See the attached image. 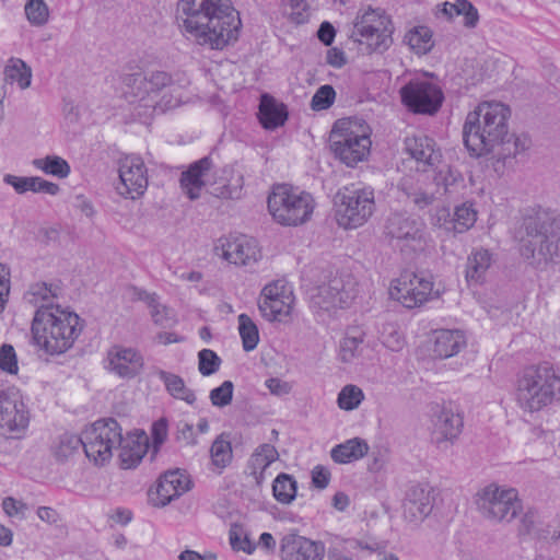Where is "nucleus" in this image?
Masks as SVG:
<instances>
[{"label":"nucleus","instance_id":"nucleus-1","mask_svg":"<svg viewBox=\"0 0 560 560\" xmlns=\"http://www.w3.org/2000/svg\"><path fill=\"white\" fill-rule=\"evenodd\" d=\"M176 10L182 33L200 46L222 50L237 38L241 19L230 0H178Z\"/></svg>","mask_w":560,"mask_h":560},{"label":"nucleus","instance_id":"nucleus-2","mask_svg":"<svg viewBox=\"0 0 560 560\" xmlns=\"http://www.w3.org/2000/svg\"><path fill=\"white\" fill-rule=\"evenodd\" d=\"M511 109L497 101H485L466 116L463 139L468 151L476 156L494 152L509 137Z\"/></svg>","mask_w":560,"mask_h":560},{"label":"nucleus","instance_id":"nucleus-3","mask_svg":"<svg viewBox=\"0 0 560 560\" xmlns=\"http://www.w3.org/2000/svg\"><path fill=\"white\" fill-rule=\"evenodd\" d=\"M35 345L50 355L71 349L83 330L77 313L60 305H44L36 310L32 322Z\"/></svg>","mask_w":560,"mask_h":560},{"label":"nucleus","instance_id":"nucleus-4","mask_svg":"<svg viewBox=\"0 0 560 560\" xmlns=\"http://www.w3.org/2000/svg\"><path fill=\"white\" fill-rule=\"evenodd\" d=\"M128 70L121 77L122 95L129 104L136 105L140 109V116L156 109L164 112L179 105L180 95L174 100H166V94L161 96L165 90L171 94L178 90L171 74L165 71H153L149 75H144L140 69L132 71L133 68L128 67Z\"/></svg>","mask_w":560,"mask_h":560},{"label":"nucleus","instance_id":"nucleus-5","mask_svg":"<svg viewBox=\"0 0 560 560\" xmlns=\"http://www.w3.org/2000/svg\"><path fill=\"white\" fill-rule=\"evenodd\" d=\"M517 406L528 413L560 401V372L548 363L530 365L517 376L514 389Z\"/></svg>","mask_w":560,"mask_h":560},{"label":"nucleus","instance_id":"nucleus-6","mask_svg":"<svg viewBox=\"0 0 560 560\" xmlns=\"http://www.w3.org/2000/svg\"><path fill=\"white\" fill-rule=\"evenodd\" d=\"M316 207L313 196L299 188L281 184L268 197V210L273 220L284 226H298L311 220Z\"/></svg>","mask_w":560,"mask_h":560},{"label":"nucleus","instance_id":"nucleus-7","mask_svg":"<svg viewBox=\"0 0 560 560\" xmlns=\"http://www.w3.org/2000/svg\"><path fill=\"white\" fill-rule=\"evenodd\" d=\"M370 127L359 119L337 120L330 132V147L335 155L347 166L365 160L372 141Z\"/></svg>","mask_w":560,"mask_h":560},{"label":"nucleus","instance_id":"nucleus-8","mask_svg":"<svg viewBox=\"0 0 560 560\" xmlns=\"http://www.w3.org/2000/svg\"><path fill=\"white\" fill-rule=\"evenodd\" d=\"M335 215L339 226L357 229L362 226L375 209L372 187H345L335 197Z\"/></svg>","mask_w":560,"mask_h":560},{"label":"nucleus","instance_id":"nucleus-9","mask_svg":"<svg viewBox=\"0 0 560 560\" xmlns=\"http://www.w3.org/2000/svg\"><path fill=\"white\" fill-rule=\"evenodd\" d=\"M479 513L494 523H510L522 512V501L514 488L490 483L475 497Z\"/></svg>","mask_w":560,"mask_h":560},{"label":"nucleus","instance_id":"nucleus-10","mask_svg":"<svg viewBox=\"0 0 560 560\" xmlns=\"http://www.w3.org/2000/svg\"><path fill=\"white\" fill-rule=\"evenodd\" d=\"M524 228L528 236L540 237L539 254L546 260H560V213L534 208L525 217Z\"/></svg>","mask_w":560,"mask_h":560},{"label":"nucleus","instance_id":"nucleus-11","mask_svg":"<svg viewBox=\"0 0 560 560\" xmlns=\"http://www.w3.org/2000/svg\"><path fill=\"white\" fill-rule=\"evenodd\" d=\"M82 442L86 457L95 465L103 466L121 443V428L112 418L97 420L82 432Z\"/></svg>","mask_w":560,"mask_h":560},{"label":"nucleus","instance_id":"nucleus-12","mask_svg":"<svg viewBox=\"0 0 560 560\" xmlns=\"http://www.w3.org/2000/svg\"><path fill=\"white\" fill-rule=\"evenodd\" d=\"M351 37L371 51H384L392 44L390 19L381 9L369 8L358 13Z\"/></svg>","mask_w":560,"mask_h":560},{"label":"nucleus","instance_id":"nucleus-13","mask_svg":"<svg viewBox=\"0 0 560 560\" xmlns=\"http://www.w3.org/2000/svg\"><path fill=\"white\" fill-rule=\"evenodd\" d=\"M390 299L407 308H415L439 298V291L430 276L413 272L401 273L390 282L388 290Z\"/></svg>","mask_w":560,"mask_h":560},{"label":"nucleus","instance_id":"nucleus-14","mask_svg":"<svg viewBox=\"0 0 560 560\" xmlns=\"http://www.w3.org/2000/svg\"><path fill=\"white\" fill-rule=\"evenodd\" d=\"M293 289L283 280L272 281L261 290L258 308L268 322L289 323L294 311Z\"/></svg>","mask_w":560,"mask_h":560},{"label":"nucleus","instance_id":"nucleus-15","mask_svg":"<svg viewBox=\"0 0 560 560\" xmlns=\"http://www.w3.org/2000/svg\"><path fill=\"white\" fill-rule=\"evenodd\" d=\"M402 104L415 114L433 115L443 103V92L428 80H411L400 89Z\"/></svg>","mask_w":560,"mask_h":560},{"label":"nucleus","instance_id":"nucleus-16","mask_svg":"<svg viewBox=\"0 0 560 560\" xmlns=\"http://www.w3.org/2000/svg\"><path fill=\"white\" fill-rule=\"evenodd\" d=\"M30 412L18 393L0 390V435L22 439L27 431Z\"/></svg>","mask_w":560,"mask_h":560},{"label":"nucleus","instance_id":"nucleus-17","mask_svg":"<svg viewBox=\"0 0 560 560\" xmlns=\"http://www.w3.org/2000/svg\"><path fill=\"white\" fill-rule=\"evenodd\" d=\"M355 292L354 279L350 275H340L318 285L312 300L318 307L329 311L349 305Z\"/></svg>","mask_w":560,"mask_h":560},{"label":"nucleus","instance_id":"nucleus-18","mask_svg":"<svg viewBox=\"0 0 560 560\" xmlns=\"http://www.w3.org/2000/svg\"><path fill=\"white\" fill-rule=\"evenodd\" d=\"M214 254L219 258L236 266H250L260 258L257 242L242 234L219 238L214 246Z\"/></svg>","mask_w":560,"mask_h":560},{"label":"nucleus","instance_id":"nucleus-19","mask_svg":"<svg viewBox=\"0 0 560 560\" xmlns=\"http://www.w3.org/2000/svg\"><path fill=\"white\" fill-rule=\"evenodd\" d=\"M119 178V195L130 199L142 196L148 188V171L143 160L137 155L124 158L120 161Z\"/></svg>","mask_w":560,"mask_h":560},{"label":"nucleus","instance_id":"nucleus-20","mask_svg":"<svg viewBox=\"0 0 560 560\" xmlns=\"http://www.w3.org/2000/svg\"><path fill=\"white\" fill-rule=\"evenodd\" d=\"M434 490L427 483L410 486L402 501V517L410 524H419L432 512Z\"/></svg>","mask_w":560,"mask_h":560},{"label":"nucleus","instance_id":"nucleus-21","mask_svg":"<svg viewBox=\"0 0 560 560\" xmlns=\"http://www.w3.org/2000/svg\"><path fill=\"white\" fill-rule=\"evenodd\" d=\"M324 555L325 547L322 542L295 533L284 535L280 542L282 560H323Z\"/></svg>","mask_w":560,"mask_h":560},{"label":"nucleus","instance_id":"nucleus-22","mask_svg":"<svg viewBox=\"0 0 560 560\" xmlns=\"http://www.w3.org/2000/svg\"><path fill=\"white\" fill-rule=\"evenodd\" d=\"M433 439L439 446L453 444L460 435L464 422L462 416L451 406H438L433 416Z\"/></svg>","mask_w":560,"mask_h":560},{"label":"nucleus","instance_id":"nucleus-23","mask_svg":"<svg viewBox=\"0 0 560 560\" xmlns=\"http://www.w3.org/2000/svg\"><path fill=\"white\" fill-rule=\"evenodd\" d=\"M142 365V355L133 348L114 346L107 351L105 368L120 377L135 376Z\"/></svg>","mask_w":560,"mask_h":560},{"label":"nucleus","instance_id":"nucleus-24","mask_svg":"<svg viewBox=\"0 0 560 560\" xmlns=\"http://www.w3.org/2000/svg\"><path fill=\"white\" fill-rule=\"evenodd\" d=\"M211 166V160L209 158H202L190 164L188 170L182 173L179 180L180 188L190 200L200 198Z\"/></svg>","mask_w":560,"mask_h":560},{"label":"nucleus","instance_id":"nucleus-25","mask_svg":"<svg viewBox=\"0 0 560 560\" xmlns=\"http://www.w3.org/2000/svg\"><path fill=\"white\" fill-rule=\"evenodd\" d=\"M432 352L436 358L447 359L466 347L467 340L459 329H438L432 332Z\"/></svg>","mask_w":560,"mask_h":560},{"label":"nucleus","instance_id":"nucleus-26","mask_svg":"<svg viewBox=\"0 0 560 560\" xmlns=\"http://www.w3.org/2000/svg\"><path fill=\"white\" fill-rule=\"evenodd\" d=\"M405 151L422 166H433L441 158L433 139L424 135L407 137L405 139Z\"/></svg>","mask_w":560,"mask_h":560},{"label":"nucleus","instance_id":"nucleus-27","mask_svg":"<svg viewBox=\"0 0 560 560\" xmlns=\"http://www.w3.org/2000/svg\"><path fill=\"white\" fill-rule=\"evenodd\" d=\"M190 481L188 477L179 470H173L164 474L158 483L156 505H166L175 498H178L189 490Z\"/></svg>","mask_w":560,"mask_h":560},{"label":"nucleus","instance_id":"nucleus-28","mask_svg":"<svg viewBox=\"0 0 560 560\" xmlns=\"http://www.w3.org/2000/svg\"><path fill=\"white\" fill-rule=\"evenodd\" d=\"M148 436L144 433L128 434L126 438L121 436L119 452L120 466L124 469L136 467L148 452Z\"/></svg>","mask_w":560,"mask_h":560},{"label":"nucleus","instance_id":"nucleus-29","mask_svg":"<svg viewBox=\"0 0 560 560\" xmlns=\"http://www.w3.org/2000/svg\"><path fill=\"white\" fill-rule=\"evenodd\" d=\"M3 182L10 185L16 194L32 192H44L50 196H56L60 191L59 185L48 182L38 176H15L12 174H5Z\"/></svg>","mask_w":560,"mask_h":560},{"label":"nucleus","instance_id":"nucleus-30","mask_svg":"<svg viewBox=\"0 0 560 560\" xmlns=\"http://www.w3.org/2000/svg\"><path fill=\"white\" fill-rule=\"evenodd\" d=\"M435 16H444L451 21L456 16H464V25L468 28L477 26L479 13L476 7L468 0H456L455 2L445 1L435 7Z\"/></svg>","mask_w":560,"mask_h":560},{"label":"nucleus","instance_id":"nucleus-31","mask_svg":"<svg viewBox=\"0 0 560 560\" xmlns=\"http://www.w3.org/2000/svg\"><path fill=\"white\" fill-rule=\"evenodd\" d=\"M386 230L394 238L417 241L421 238L422 224L405 213H394L387 220Z\"/></svg>","mask_w":560,"mask_h":560},{"label":"nucleus","instance_id":"nucleus-32","mask_svg":"<svg viewBox=\"0 0 560 560\" xmlns=\"http://www.w3.org/2000/svg\"><path fill=\"white\" fill-rule=\"evenodd\" d=\"M288 118L287 108L268 94L261 95L259 104V120L264 128L273 130L282 126Z\"/></svg>","mask_w":560,"mask_h":560},{"label":"nucleus","instance_id":"nucleus-33","mask_svg":"<svg viewBox=\"0 0 560 560\" xmlns=\"http://www.w3.org/2000/svg\"><path fill=\"white\" fill-rule=\"evenodd\" d=\"M278 459L279 453L271 444L264 443L255 448L248 460V467L258 485L265 480L267 468Z\"/></svg>","mask_w":560,"mask_h":560},{"label":"nucleus","instance_id":"nucleus-34","mask_svg":"<svg viewBox=\"0 0 560 560\" xmlns=\"http://www.w3.org/2000/svg\"><path fill=\"white\" fill-rule=\"evenodd\" d=\"M368 442L361 438H352L334 446L330 451L331 459L338 464H349L363 458L369 453Z\"/></svg>","mask_w":560,"mask_h":560},{"label":"nucleus","instance_id":"nucleus-35","mask_svg":"<svg viewBox=\"0 0 560 560\" xmlns=\"http://www.w3.org/2000/svg\"><path fill=\"white\" fill-rule=\"evenodd\" d=\"M365 334L360 328H350L340 340L338 358L343 363H352L361 358L364 351Z\"/></svg>","mask_w":560,"mask_h":560},{"label":"nucleus","instance_id":"nucleus-36","mask_svg":"<svg viewBox=\"0 0 560 560\" xmlns=\"http://www.w3.org/2000/svg\"><path fill=\"white\" fill-rule=\"evenodd\" d=\"M518 533L520 535L530 536L539 540L560 539V529L558 532L551 530L549 524L540 522L537 514L530 511L521 518Z\"/></svg>","mask_w":560,"mask_h":560},{"label":"nucleus","instance_id":"nucleus-37","mask_svg":"<svg viewBox=\"0 0 560 560\" xmlns=\"http://www.w3.org/2000/svg\"><path fill=\"white\" fill-rule=\"evenodd\" d=\"M492 265V254L485 248H477L467 258L466 279L468 282L481 283Z\"/></svg>","mask_w":560,"mask_h":560},{"label":"nucleus","instance_id":"nucleus-38","mask_svg":"<svg viewBox=\"0 0 560 560\" xmlns=\"http://www.w3.org/2000/svg\"><path fill=\"white\" fill-rule=\"evenodd\" d=\"M61 294V289L56 283L35 282L25 293V300L39 308L44 305H54L52 300Z\"/></svg>","mask_w":560,"mask_h":560},{"label":"nucleus","instance_id":"nucleus-39","mask_svg":"<svg viewBox=\"0 0 560 560\" xmlns=\"http://www.w3.org/2000/svg\"><path fill=\"white\" fill-rule=\"evenodd\" d=\"M156 375L164 383L165 388L171 396L176 399L184 400L189 405L195 404V393L185 385L184 380L179 375L164 370H158Z\"/></svg>","mask_w":560,"mask_h":560},{"label":"nucleus","instance_id":"nucleus-40","mask_svg":"<svg viewBox=\"0 0 560 560\" xmlns=\"http://www.w3.org/2000/svg\"><path fill=\"white\" fill-rule=\"evenodd\" d=\"M211 465L218 472L226 468L233 459V450L230 438L221 433L215 438L210 447Z\"/></svg>","mask_w":560,"mask_h":560},{"label":"nucleus","instance_id":"nucleus-41","mask_svg":"<svg viewBox=\"0 0 560 560\" xmlns=\"http://www.w3.org/2000/svg\"><path fill=\"white\" fill-rule=\"evenodd\" d=\"M432 36L428 26H415L406 33L404 40L415 54L425 55L434 45Z\"/></svg>","mask_w":560,"mask_h":560},{"label":"nucleus","instance_id":"nucleus-42","mask_svg":"<svg viewBox=\"0 0 560 560\" xmlns=\"http://www.w3.org/2000/svg\"><path fill=\"white\" fill-rule=\"evenodd\" d=\"M32 165L37 171L57 178H66L71 172L69 163L59 155H46L34 159Z\"/></svg>","mask_w":560,"mask_h":560},{"label":"nucleus","instance_id":"nucleus-43","mask_svg":"<svg viewBox=\"0 0 560 560\" xmlns=\"http://www.w3.org/2000/svg\"><path fill=\"white\" fill-rule=\"evenodd\" d=\"M298 482L289 474H279L272 482V494L281 504H291L296 498Z\"/></svg>","mask_w":560,"mask_h":560},{"label":"nucleus","instance_id":"nucleus-44","mask_svg":"<svg viewBox=\"0 0 560 560\" xmlns=\"http://www.w3.org/2000/svg\"><path fill=\"white\" fill-rule=\"evenodd\" d=\"M80 447H83L82 435L65 433L54 441L51 453L57 460L63 462L71 458Z\"/></svg>","mask_w":560,"mask_h":560},{"label":"nucleus","instance_id":"nucleus-45","mask_svg":"<svg viewBox=\"0 0 560 560\" xmlns=\"http://www.w3.org/2000/svg\"><path fill=\"white\" fill-rule=\"evenodd\" d=\"M399 187L419 209H423L434 201V195L427 191L419 180L415 182L412 178L406 177L400 182Z\"/></svg>","mask_w":560,"mask_h":560},{"label":"nucleus","instance_id":"nucleus-46","mask_svg":"<svg viewBox=\"0 0 560 560\" xmlns=\"http://www.w3.org/2000/svg\"><path fill=\"white\" fill-rule=\"evenodd\" d=\"M5 79L16 82L21 90H25L32 82L31 68L19 58H11L4 69Z\"/></svg>","mask_w":560,"mask_h":560},{"label":"nucleus","instance_id":"nucleus-47","mask_svg":"<svg viewBox=\"0 0 560 560\" xmlns=\"http://www.w3.org/2000/svg\"><path fill=\"white\" fill-rule=\"evenodd\" d=\"M477 221V211L471 203L464 202L457 206L453 214V232L464 233L471 229Z\"/></svg>","mask_w":560,"mask_h":560},{"label":"nucleus","instance_id":"nucleus-48","mask_svg":"<svg viewBox=\"0 0 560 560\" xmlns=\"http://www.w3.org/2000/svg\"><path fill=\"white\" fill-rule=\"evenodd\" d=\"M238 332L242 338L245 351L254 350L259 342V331L256 324L247 314H240L237 317Z\"/></svg>","mask_w":560,"mask_h":560},{"label":"nucleus","instance_id":"nucleus-49","mask_svg":"<svg viewBox=\"0 0 560 560\" xmlns=\"http://www.w3.org/2000/svg\"><path fill=\"white\" fill-rule=\"evenodd\" d=\"M24 11L33 26H44L49 21L50 11L45 0H26Z\"/></svg>","mask_w":560,"mask_h":560},{"label":"nucleus","instance_id":"nucleus-50","mask_svg":"<svg viewBox=\"0 0 560 560\" xmlns=\"http://www.w3.org/2000/svg\"><path fill=\"white\" fill-rule=\"evenodd\" d=\"M532 141L527 135H510L505 139V143L500 144L501 152L499 156L505 159L508 156H516L526 152L530 148Z\"/></svg>","mask_w":560,"mask_h":560},{"label":"nucleus","instance_id":"nucleus-51","mask_svg":"<svg viewBox=\"0 0 560 560\" xmlns=\"http://www.w3.org/2000/svg\"><path fill=\"white\" fill-rule=\"evenodd\" d=\"M364 398L362 389L355 385H346L338 394V406L342 410H353Z\"/></svg>","mask_w":560,"mask_h":560},{"label":"nucleus","instance_id":"nucleus-52","mask_svg":"<svg viewBox=\"0 0 560 560\" xmlns=\"http://www.w3.org/2000/svg\"><path fill=\"white\" fill-rule=\"evenodd\" d=\"M19 360L14 347L10 343H3L0 347V372L8 375H18Z\"/></svg>","mask_w":560,"mask_h":560},{"label":"nucleus","instance_id":"nucleus-53","mask_svg":"<svg viewBox=\"0 0 560 560\" xmlns=\"http://www.w3.org/2000/svg\"><path fill=\"white\" fill-rule=\"evenodd\" d=\"M381 341L390 351H400L405 347V338L399 329L393 324H386L383 326L381 332Z\"/></svg>","mask_w":560,"mask_h":560},{"label":"nucleus","instance_id":"nucleus-54","mask_svg":"<svg viewBox=\"0 0 560 560\" xmlns=\"http://www.w3.org/2000/svg\"><path fill=\"white\" fill-rule=\"evenodd\" d=\"M221 364V359L210 349H202L198 353V369L203 376L214 374Z\"/></svg>","mask_w":560,"mask_h":560},{"label":"nucleus","instance_id":"nucleus-55","mask_svg":"<svg viewBox=\"0 0 560 560\" xmlns=\"http://www.w3.org/2000/svg\"><path fill=\"white\" fill-rule=\"evenodd\" d=\"M234 385L231 381H224L219 387L210 390V401L214 407L223 408L231 404Z\"/></svg>","mask_w":560,"mask_h":560},{"label":"nucleus","instance_id":"nucleus-56","mask_svg":"<svg viewBox=\"0 0 560 560\" xmlns=\"http://www.w3.org/2000/svg\"><path fill=\"white\" fill-rule=\"evenodd\" d=\"M336 97V92L331 85H322L313 95L311 107L314 110H324L329 108Z\"/></svg>","mask_w":560,"mask_h":560},{"label":"nucleus","instance_id":"nucleus-57","mask_svg":"<svg viewBox=\"0 0 560 560\" xmlns=\"http://www.w3.org/2000/svg\"><path fill=\"white\" fill-rule=\"evenodd\" d=\"M230 544L236 551H244L248 555L253 553L256 546L250 541L248 535L241 528L230 532Z\"/></svg>","mask_w":560,"mask_h":560},{"label":"nucleus","instance_id":"nucleus-58","mask_svg":"<svg viewBox=\"0 0 560 560\" xmlns=\"http://www.w3.org/2000/svg\"><path fill=\"white\" fill-rule=\"evenodd\" d=\"M150 314L156 325L167 327L173 322L170 311L159 302V299L150 306Z\"/></svg>","mask_w":560,"mask_h":560},{"label":"nucleus","instance_id":"nucleus-59","mask_svg":"<svg viewBox=\"0 0 560 560\" xmlns=\"http://www.w3.org/2000/svg\"><path fill=\"white\" fill-rule=\"evenodd\" d=\"M2 509L10 517L19 516L20 518H24L27 505L12 497H7L2 502Z\"/></svg>","mask_w":560,"mask_h":560},{"label":"nucleus","instance_id":"nucleus-60","mask_svg":"<svg viewBox=\"0 0 560 560\" xmlns=\"http://www.w3.org/2000/svg\"><path fill=\"white\" fill-rule=\"evenodd\" d=\"M291 12L289 13L290 20L295 24H302L307 21L308 13L306 11L307 4L305 0H290Z\"/></svg>","mask_w":560,"mask_h":560},{"label":"nucleus","instance_id":"nucleus-61","mask_svg":"<svg viewBox=\"0 0 560 560\" xmlns=\"http://www.w3.org/2000/svg\"><path fill=\"white\" fill-rule=\"evenodd\" d=\"M10 293V273L7 267L0 264V314L3 312Z\"/></svg>","mask_w":560,"mask_h":560},{"label":"nucleus","instance_id":"nucleus-62","mask_svg":"<svg viewBox=\"0 0 560 560\" xmlns=\"http://www.w3.org/2000/svg\"><path fill=\"white\" fill-rule=\"evenodd\" d=\"M265 385L276 396H284L291 392V385L277 377L266 380Z\"/></svg>","mask_w":560,"mask_h":560},{"label":"nucleus","instance_id":"nucleus-63","mask_svg":"<svg viewBox=\"0 0 560 560\" xmlns=\"http://www.w3.org/2000/svg\"><path fill=\"white\" fill-rule=\"evenodd\" d=\"M433 224L444 229L446 232H453V217H451L450 210L446 208H440L436 210L433 217Z\"/></svg>","mask_w":560,"mask_h":560},{"label":"nucleus","instance_id":"nucleus-64","mask_svg":"<svg viewBox=\"0 0 560 560\" xmlns=\"http://www.w3.org/2000/svg\"><path fill=\"white\" fill-rule=\"evenodd\" d=\"M330 480V472L323 466H315L312 470V482L318 489H325Z\"/></svg>","mask_w":560,"mask_h":560}]
</instances>
